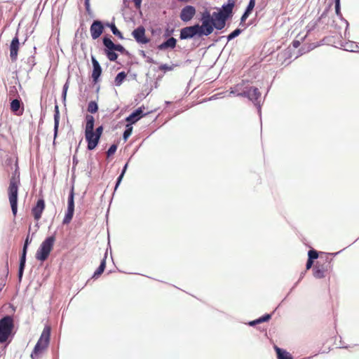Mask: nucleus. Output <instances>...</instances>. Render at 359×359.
Here are the masks:
<instances>
[{
  "instance_id": "nucleus-1",
  "label": "nucleus",
  "mask_w": 359,
  "mask_h": 359,
  "mask_svg": "<svg viewBox=\"0 0 359 359\" xmlns=\"http://www.w3.org/2000/svg\"><path fill=\"white\" fill-rule=\"evenodd\" d=\"M201 22V32L203 36L211 34L214 29L221 30L224 28L223 25L222 24L219 25V22L213 16V13L211 14L208 11H205L202 13Z\"/></svg>"
},
{
  "instance_id": "nucleus-2",
  "label": "nucleus",
  "mask_w": 359,
  "mask_h": 359,
  "mask_svg": "<svg viewBox=\"0 0 359 359\" xmlns=\"http://www.w3.org/2000/svg\"><path fill=\"white\" fill-rule=\"evenodd\" d=\"M102 43L104 47V52L110 61L114 62L117 60L118 54L116 51L126 55L129 53L121 44H115L108 36H105L102 38Z\"/></svg>"
},
{
  "instance_id": "nucleus-3",
  "label": "nucleus",
  "mask_w": 359,
  "mask_h": 359,
  "mask_svg": "<svg viewBox=\"0 0 359 359\" xmlns=\"http://www.w3.org/2000/svg\"><path fill=\"white\" fill-rule=\"evenodd\" d=\"M14 320L11 316H4L0 319V344L6 342L14 335Z\"/></svg>"
},
{
  "instance_id": "nucleus-4",
  "label": "nucleus",
  "mask_w": 359,
  "mask_h": 359,
  "mask_svg": "<svg viewBox=\"0 0 359 359\" xmlns=\"http://www.w3.org/2000/svg\"><path fill=\"white\" fill-rule=\"evenodd\" d=\"M50 327L49 326H45L31 353V358L32 359H39L40 354L48 348L50 343Z\"/></svg>"
},
{
  "instance_id": "nucleus-5",
  "label": "nucleus",
  "mask_w": 359,
  "mask_h": 359,
  "mask_svg": "<svg viewBox=\"0 0 359 359\" xmlns=\"http://www.w3.org/2000/svg\"><path fill=\"white\" fill-rule=\"evenodd\" d=\"M235 6V1L233 0H229L228 3L222 5V8L219 11L213 12V16L219 22V25H222L224 27L227 20L232 17L233 9Z\"/></svg>"
},
{
  "instance_id": "nucleus-6",
  "label": "nucleus",
  "mask_w": 359,
  "mask_h": 359,
  "mask_svg": "<svg viewBox=\"0 0 359 359\" xmlns=\"http://www.w3.org/2000/svg\"><path fill=\"white\" fill-rule=\"evenodd\" d=\"M55 241L54 236L47 237L40 245L36 252V259L41 262L46 260L53 248Z\"/></svg>"
},
{
  "instance_id": "nucleus-7",
  "label": "nucleus",
  "mask_w": 359,
  "mask_h": 359,
  "mask_svg": "<svg viewBox=\"0 0 359 359\" xmlns=\"http://www.w3.org/2000/svg\"><path fill=\"white\" fill-rule=\"evenodd\" d=\"M8 198L11 204L12 212L14 216L16 215L18 212V180L12 177L10 180L8 187Z\"/></svg>"
},
{
  "instance_id": "nucleus-8",
  "label": "nucleus",
  "mask_w": 359,
  "mask_h": 359,
  "mask_svg": "<svg viewBox=\"0 0 359 359\" xmlns=\"http://www.w3.org/2000/svg\"><path fill=\"white\" fill-rule=\"evenodd\" d=\"M340 252H337L334 253V255H336ZM330 254H325L326 257L321 263V260L323 257H321L320 260L317 262L316 265L313 269V276L316 278H323L325 276V272L327 271L329 267H330V263L331 262V259H329L328 255Z\"/></svg>"
},
{
  "instance_id": "nucleus-9",
  "label": "nucleus",
  "mask_w": 359,
  "mask_h": 359,
  "mask_svg": "<svg viewBox=\"0 0 359 359\" xmlns=\"http://www.w3.org/2000/svg\"><path fill=\"white\" fill-rule=\"evenodd\" d=\"M203 34L201 32V26L199 24H195L192 26L185 27L180 30V38L181 40L191 39L195 36L201 37Z\"/></svg>"
},
{
  "instance_id": "nucleus-10",
  "label": "nucleus",
  "mask_w": 359,
  "mask_h": 359,
  "mask_svg": "<svg viewBox=\"0 0 359 359\" xmlns=\"http://www.w3.org/2000/svg\"><path fill=\"white\" fill-rule=\"evenodd\" d=\"M31 242H32V238H30L29 236L28 235L25 240V243H24V245L22 247V253H21L20 258V264H19V268H18V277L19 282H21L22 276H23V273H24V270H25V264H26V257H27V250H28L29 245L31 243Z\"/></svg>"
},
{
  "instance_id": "nucleus-11",
  "label": "nucleus",
  "mask_w": 359,
  "mask_h": 359,
  "mask_svg": "<svg viewBox=\"0 0 359 359\" xmlns=\"http://www.w3.org/2000/svg\"><path fill=\"white\" fill-rule=\"evenodd\" d=\"M249 96L248 99L251 100L255 106L257 108L258 113L261 114V93L256 87L251 86L248 88Z\"/></svg>"
},
{
  "instance_id": "nucleus-12",
  "label": "nucleus",
  "mask_w": 359,
  "mask_h": 359,
  "mask_svg": "<svg viewBox=\"0 0 359 359\" xmlns=\"http://www.w3.org/2000/svg\"><path fill=\"white\" fill-rule=\"evenodd\" d=\"M85 138L87 142V149L90 151L96 148L100 140V137L95 134L94 130L85 132Z\"/></svg>"
},
{
  "instance_id": "nucleus-13",
  "label": "nucleus",
  "mask_w": 359,
  "mask_h": 359,
  "mask_svg": "<svg viewBox=\"0 0 359 359\" xmlns=\"http://www.w3.org/2000/svg\"><path fill=\"white\" fill-rule=\"evenodd\" d=\"M132 36L137 43L146 44L149 42V39L145 35V29L143 26H139L132 32Z\"/></svg>"
},
{
  "instance_id": "nucleus-14",
  "label": "nucleus",
  "mask_w": 359,
  "mask_h": 359,
  "mask_svg": "<svg viewBox=\"0 0 359 359\" xmlns=\"http://www.w3.org/2000/svg\"><path fill=\"white\" fill-rule=\"evenodd\" d=\"M104 27L101 20H95L91 24L90 32L91 34V37L93 39H97L99 38L102 34L103 33Z\"/></svg>"
},
{
  "instance_id": "nucleus-15",
  "label": "nucleus",
  "mask_w": 359,
  "mask_h": 359,
  "mask_svg": "<svg viewBox=\"0 0 359 359\" xmlns=\"http://www.w3.org/2000/svg\"><path fill=\"white\" fill-rule=\"evenodd\" d=\"M195 14V7L193 6L187 5L182 9L180 17L183 22H189L194 18Z\"/></svg>"
},
{
  "instance_id": "nucleus-16",
  "label": "nucleus",
  "mask_w": 359,
  "mask_h": 359,
  "mask_svg": "<svg viewBox=\"0 0 359 359\" xmlns=\"http://www.w3.org/2000/svg\"><path fill=\"white\" fill-rule=\"evenodd\" d=\"M91 62L93 65V72L91 77L93 79V82L96 83L102 74V70L99 62L93 55H91Z\"/></svg>"
},
{
  "instance_id": "nucleus-17",
  "label": "nucleus",
  "mask_w": 359,
  "mask_h": 359,
  "mask_svg": "<svg viewBox=\"0 0 359 359\" xmlns=\"http://www.w3.org/2000/svg\"><path fill=\"white\" fill-rule=\"evenodd\" d=\"M45 208V201L43 199H39L36 204L32 208V212L35 220L41 219L42 212Z\"/></svg>"
},
{
  "instance_id": "nucleus-18",
  "label": "nucleus",
  "mask_w": 359,
  "mask_h": 359,
  "mask_svg": "<svg viewBox=\"0 0 359 359\" xmlns=\"http://www.w3.org/2000/svg\"><path fill=\"white\" fill-rule=\"evenodd\" d=\"M20 46L18 36L16 35L11 41L10 44V57L13 62L16 61L18 53Z\"/></svg>"
},
{
  "instance_id": "nucleus-19",
  "label": "nucleus",
  "mask_w": 359,
  "mask_h": 359,
  "mask_svg": "<svg viewBox=\"0 0 359 359\" xmlns=\"http://www.w3.org/2000/svg\"><path fill=\"white\" fill-rule=\"evenodd\" d=\"M177 39L174 37H169L163 43L157 46L158 50H165L167 49H174L177 46Z\"/></svg>"
},
{
  "instance_id": "nucleus-20",
  "label": "nucleus",
  "mask_w": 359,
  "mask_h": 359,
  "mask_svg": "<svg viewBox=\"0 0 359 359\" xmlns=\"http://www.w3.org/2000/svg\"><path fill=\"white\" fill-rule=\"evenodd\" d=\"M59 123H60V111H59V107L57 104L55 105L54 109V141L53 143H55V140L56 139L57 134H58V128H59Z\"/></svg>"
},
{
  "instance_id": "nucleus-21",
  "label": "nucleus",
  "mask_w": 359,
  "mask_h": 359,
  "mask_svg": "<svg viewBox=\"0 0 359 359\" xmlns=\"http://www.w3.org/2000/svg\"><path fill=\"white\" fill-rule=\"evenodd\" d=\"M255 6V0H250L244 13L241 18V22H245L252 12Z\"/></svg>"
},
{
  "instance_id": "nucleus-22",
  "label": "nucleus",
  "mask_w": 359,
  "mask_h": 359,
  "mask_svg": "<svg viewBox=\"0 0 359 359\" xmlns=\"http://www.w3.org/2000/svg\"><path fill=\"white\" fill-rule=\"evenodd\" d=\"M278 359H293L292 355L285 349L274 346Z\"/></svg>"
},
{
  "instance_id": "nucleus-23",
  "label": "nucleus",
  "mask_w": 359,
  "mask_h": 359,
  "mask_svg": "<svg viewBox=\"0 0 359 359\" xmlns=\"http://www.w3.org/2000/svg\"><path fill=\"white\" fill-rule=\"evenodd\" d=\"M107 256V252H106L104 254V258L102 259L100 264L99 267L97 269V270L94 272V274L93 276V278H97L99 277L104 271L106 267V259Z\"/></svg>"
},
{
  "instance_id": "nucleus-24",
  "label": "nucleus",
  "mask_w": 359,
  "mask_h": 359,
  "mask_svg": "<svg viewBox=\"0 0 359 359\" xmlns=\"http://www.w3.org/2000/svg\"><path fill=\"white\" fill-rule=\"evenodd\" d=\"M86 128L85 132L94 130L95 118L92 115L87 114L85 116Z\"/></svg>"
},
{
  "instance_id": "nucleus-25",
  "label": "nucleus",
  "mask_w": 359,
  "mask_h": 359,
  "mask_svg": "<svg viewBox=\"0 0 359 359\" xmlns=\"http://www.w3.org/2000/svg\"><path fill=\"white\" fill-rule=\"evenodd\" d=\"M21 101L18 99H14L11 102V109L15 114L19 115L22 113V111H20L21 107Z\"/></svg>"
},
{
  "instance_id": "nucleus-26",
  "label": "nucleus",
  "mask_w": 359,
  "mask_h": 359,
  "mask_svg": "<svg viewBox=\"0 0 359 359\" xmlns=\"http://www.w3.org/2000/svg\"><path fill=\"white\" fill-rule=\"evenodd\" d=\"M67 210L74 211V187H72L67 200Z\"/></svg>"
},
{
  "instance_id": "nucleus-27",
  "label": "nucleus",
  "mask_w": 359,
  "mask_h": 359,
  "mask_svg": "<svg viewBox=\"0 0 359 359\" xmlns=\"http://www.w3.org/2000/svg\"><path fill=\"white\" fill-rule=\"evenodd\" d=\"M106 26L109 27L111 32L116 36H118L120 39H123V36L122 33L118 29V28L116 27L115 24L114 22H107L106 24Z\"/></svg>"
},
{
  "instance_id": "nucleus-28",
  "label": "nucleus",
  "mask_w": 359,
  "mask_h": 359,
  "mask_svg": "<svg viewBox=\"0 0 359 359\" xmlns=\"http://www.w3.org/2000/svg\"><path fill=\"white\" fill-rule=\"evenodd\" d=\"M125 72H121L117 74L115 77L114 83L116 86H120L126 78Z\"/></svg>"
},
{
  "instance_id": "nucleus-29",
  "label": "nucleus",
  "mask_w": 359,
  "mask_h": 359,
  "mask_svg": "<svg viewBox=\"0 0 359 359\" xmlns=\"http://www.w3.org/2000/svg\"><path fill=\"white\" fill-rule=\"evenodd\" d=\"M139 120H140V116L138 117L134 111H133L126 118L127 124H130L131 126L136 123Z\"/></svg>"
},
{
  "instance_id": "nucleus-30",
  "label": "nucleus",
  "mask_w": 359,
  "mask_h": 359,
  "mask_svg": "<svg viewBox=\"0 0 359 359\" xmlns=\"http://www.w3.org/2000/svg\"><path fill=\"white\" fill-rule=\"evenodd\" d=\"M133 133V126L130 124H126V129L123 133V139L124 141H127L128 137L131 135Z\"/></svg>"
},
{
  "instance_id": "nucleus-31",
  "label": "nucleus",
  "mask_w": 359,
  "mask_h": 359,
  "mask_svg": "<svg viewBox=\"0 0 359 359\" xmlns=\"http://www.w3.org/2000/svg\"><path fill=\"white\" fill-rule=\"evenodd\" d=\"M74 211L67 210L62 223L64 224H69L73 218Z\"/></svg>"
},
{
  "instance_id": "nucleus-32",
  "label": "nucleus",
  "mask_w": 359,
  "mask_h": 359,
  "mask_svg": "<svg viewBox=\"0 0 359 359\" xmlns=\"http://www.w3.org/2000/svg\"><path fill=\"white\" fill-rule=\"evenodd\" d=\"M98 110V105L95 101H90L88 105V111L91 114H95Z\"/></svg>"
},
{
  "instance_id": "nucleus-33",
  "label": "nucleus",
  "mask_w": 359,
  "mask_h": 359,
  "mask_svg": "<svg viewBox=\"0 0 359 359\" xmlns=\"http://www.w3.org/2000/svg\"><path fill=\"white\" fill-rule=\"evenodd\" d=\"M242 32V29L239 28H236L235 30H233L232 32H231L227 36V41H230L233 40L234 38L237 37L238 35L241 34Z\"/></svg>"
},
{
  "instance_id": "nucleus-34",
  "label": "nucleus",
  "mask_w": 359,
  "mask_h": 359,
  "mask_svg": "<svg viewBox=\"0 0 359 359\" xmlns=\"http://www.w3.org/2000/svg\"><path fill=\"white\" fill-rule=\"evenodd\" d=\"M144 107L142 106V107H140L139 108L136 109L133 111L135 112V114H137V116L138 117L140 116V119H141L142 117L145 116L147 114H149V112L144 113Z\"/></svg>"
},
{
  "instance_id": "nucleus-35",
  "label": "nucleus",
  "mask_w": 359,
  "mask_h": 359,
  "mask_svg": "<svg viewBox=\"0 0 359 359\" xmlns=\"http://www.w3.org/2000/svg\"><path fill=\"white\" fill-rule=\"evenodd\" d=\"M334 7H335V13L336 15L340 18H342V14L341 13V4L340 0H334Z\"/></svg>"
},
{
  "instance_id": "nucleus-36",
  "label": "nucleus",
  "mask_w": 359,
  "mask_h": 359,
  "mask_svg": "<svg viewBox=\"0 0 359 359\" xmlns=\"http://www.w3.org/2000/svg\"><path fill=\"white\" fill-rule=\"evenodd\" d=\"M308 259L313 261L318 257V252L316 250L311 249L308 252Z\"/></svg>"
},
{
  "instance_id": "nucleus-37",
  "label": "nucleus",
  "mask_w": 359,
  "mask_h": 359,
  "mask_svg": "<svg viewBox=\"0 0 359 359\" xmlns=\"http://www.w3.org/2000/svg\"><path fill=\"white\" fill-rule=\"evenodd\" d=\"M116 150H117V145L115 144H111L107 151V156L109 157L111 155L114 154L115 152L116 151Z\"/></svg>"
},
{
  "instance_id": "nucleus-38",
  "label": "nucleus",
  "mask_w": 359,
  "mask_h": 359,
  "mask_svg": "<svg viewBox=\"0 0 359 359\" xmlns=\"http://www.w3.org/2000/svg\"><path fill=\"white\" fill-rule=\"evenodd\" d=\"M174 68V65H168L167 64L161 65L158 67L159 70L163 72L172 71Z\"/></svg>"
},
{
  "instance_id": "nucleus-39",
  "label": "nucleus",
  "mask_w": 359,
  "mask_h": 359,
  "mask_svg": "<svg viewBox=\"0 0 359 359\" xmlns=\"http://www.w3.org/2000/svg\"><path fill=\"white\" fill-rule=\"evenodd\" d=\"M174 32V29L173 28H170L169 27H168L165 31H164V33L163 34V36L164 38H169L170 37V36L173 34Z\"/></svg>"
},
{
  "instance_id": "nucleus-40",
  "label": "nucleus",
  "mask_w": 359,
  "mask_h": 359,
  "mask_svg": "<svg viewBox=\"0 0 359 359\" xmlns=\"http://www.w3.org/2000/svg\"><path fill=\"white\" fill-rule=\"evenodd\" d=\"M271 318V314L266 313L258 318V321L262 323L269 321Z\"/></svg>"
},
{
  "instance_id": "nucleus-41",
  "label": "nucleus",
  "mask_w": 359,
  "mask_h": 359,
  "mask_svg": "<svg viewBox=\"0 0 359 359\" xmlns=\"http://www.w3.org/2000/svg\"><path fill=\"white\" fill-rule=\"evenodd\" d=\"M104 127L102 125L98 126L95 130H94V133L95 135L101 137L103 133Z\"/></svg>"
},
{
  "instance_id": "nucleus-42",
  "label": "nucleus",
  "mask_w": 359,
  "mask_h": 359,
  "mask_svg": "<svg viewBox=\"0 0 359 359\" xmlns=\"http://www.w3.org/2000/svg\"><path fill=\"white\" fill-rule=\"evenodd\" d=\"M249 95H249V92H248V88H246V90H244L242 92H239V93H236V96H238V97H243L248 98Z\"/></svg>"
},
{
  "instance_id": "nucleus-43",
  "label": "nucleus",
  "mask_w": 359,
  "mask_h": 359,
  "mask_svg": "<svg viewBox=\"0 0 359 359\" xmlns=\"http://www.w3.org/2000/svg\"><path fill=\"white\" fill-rule=\"evenodd\" d=\"M124 177V175L123 174H120V175L118 177L117 180H116V185H115V187H114V191H116L118 186L120 185L123 178Z\"/></svg>"
},
{
  "instance_id": "nucleus-44",
  "label": "nucleus",
  "mask_w": 359,
  "mask_h": 359,
  "mask_svg": "<svg viewBox=\"0 0 359 359\" xmlns=\"http://www.w3.org/2000/svg\"><path fill=\"white\" fill-rule=\"evenodd\" d=\"M313 264V261L308 259L306 264V270L310 269Z\"/></svg>"
},
{
  "instance_id": "nucleus-45",
  "label": "nucleus",
  "mask_w": 359,
  "mask_h": 359,
  "mask_svg": "<svg viewBox=\"0 0 359 359\" xmlns=\"http://www.w3.org/2000/svg\"><path fill=\"white\" fill-rule=\"evenodd\" d=\"M238 87H239V85H237L236 88H234L233 89H231L230 91V94L236 96V93H239Z\"/></svg>"
},
{
  "instance_id": "nucleus-46",
  "label": "nucleus",
  "mask_w": 359,
  "mask_h": 359,
  "mask_svg": "<svg viewBox=\"0 0 359 359\" xmlns=\"http://www.w3.org/2000/svg\"><path fill=\"white\" fill-rule=\"evenodd\" d=\"M259 323H260L258 321V318H257V319H256V320H254L250 321V322L248 323V325H249L250 326L253 327V326H255L256 325L259 324Z\"/></svg>"
},
{
  "instance_id": "nucleus-47",
  "label": "nucleus",
  "mask_w": 359,
  "mask_h": 359,
  "mask_svg": "<svg viewBox=\"0 0 359 359\" xmlns=\"http://www.w3.org/2000/svg\"><path fill=\"white\" fill-rule=\"evenodd\" d=\"M136 8H140L142 4V0H133Z\"/></svg>"
},
{
  "instance_id": "nucleus-48",
  "label": "nucleus",
  "mask_w": 359,
  "mask_h": 359,
  "mask_svg": "<svg viewBox=\"0 0 359 359\" xmlns=\"http://www.w3.org/2000/svg\"><path fill=\"white\" fill-rule=\"evenodd\" d=\"M292 46H293L294 48H297L300 46L299 41L294 40L292 41Z\"/></svg>"
},
{
  "instance_id": "nucleus-49",
  "label": "nucleus",
  "mask_w": 359,
  "mask_h": 359,
  "mask_svg": "<svg viewBox=\"0 0 359 359\" xmlns=\"http://www.w3.org/2000/svg\"><path fill=\"white\" fill-rule=\"evenodd\" d=\"M90 1L89 0H85V7H86V9L88 12L90 11Z\"/></svg>"
},
{
  "instance_id": "nucleus-50",
  "label": "nucleus",
  "mask_w": 359,
  "mask_h": 359,
  "mask_svg": "<svg viewBox=\"0 0 359 359\" xmlns=\"http://www.w3.org/2000/svg\"><path fill=\"white\" fill-rule=\"evenodd\" d=\"M28 62L31 64L32 66H34L35 65L34 62V57L31 56L28 58Z\"/></svg>"
},
{
  "instance_id": "nucleus-51",
  "label": "nucleus",
  "mask_w": 359,
  "mask_h": 359,
  "mask_svg": "<svg viewBox=\"0 0 359 359\" xmlns=\"http://www.w3.org/2000/svg\"><path fill=\"white\" fill-rule=\"evenodd\" d=\"M69 88V81L68 80L66 81V83L64 84L62 88V91H67Z\"/></svg>"
},
{
  "instance_id": "nucleus-52",
  "label": "nucleus",
  "mask_w": 359,
  "mask_h": 359,
  "mask_svg": "<svg viewBox=\"0 0 359 359\" xmlns=\"http://www.w3.org/2000/svg\"><path fill=\"white\" fill-rule=\"evenodd\" d=\"M128 163H126L124 165V166H123V169H122V171H121V174L125 175V173H126V170H127V168H128Z\"/></svg>"
},
{
  "instance_id": "nucleus-53",
  "label": "nucleus",
  "mask_w": 359,
  "mask_h": 359,
  "mask_svg": "<svg viewBox=\"0 0 359 359\" xmlns=\"http://www.w3.org/2000/svg\"><path fill=\"white\" fill-rule=\"evenodd\" d=\"M67 93V91H62V100L64 102H65V100H66Z\"/></svg>"
},
{
  "instance_id": "nucleus-54",
  "label": "nucleus",
  "mask_w": 359,
  "mask_h": 359,
  "mask_svg": "<svg viewBox=\"0 0 359 359\" xmlns=\"http://www.w3.org/2000/svg\"><path fill=\"white\" fill-rule=\"evenodd\" d=\"M147 61L149 63H154V60L151 57H147Z\"/></svg>"
},
{
  "instance_id": "nucleus-55",
  "label": "nucleus",
  "mask_w": 359,
  "mask_h": 359,
  "mask_svg": "<svg viewBox=\"0 0 359 359\" xmlns=\"http://www.w3.org/2000/svg\"><path fill=\"white\" fill-rule=\"evenodd\" d=\"M140 53L143 57H147L146 53L144 50H140Z\"/></svg>"
},
{
  "instance_id": "nucleus-56",
  "label": "nucleus",
  "mask_w": 359,
  "mask_h": 359,
  "mask_svg": "<svg viewBox=\"0 0 359 359\" xmlns=\"http://www.w3.org/2000/svg\"><path fill=\"white\" fill-rule=\"evenodd\" d=\"M217 95H215L212 96L211 97H210V100H215V99H217Z\"/></svg>"
},
{
  "instance_id": "nucleus-57",
  "label": "nucleus",
  "mask_w": 359,
  "mask_h": 359,
  "mask_svg": "<svg viewBox=\"0 0 359 359\" xmlns=\"http://www.w3.org/2000/svg\"><path fill=\"white\" fill-rule=\"evenodd\" d=\"M304 275V273H302V275H301V277H300L299 280L296 283V284H295V285H297V284L299 283V281L301 280V278H303Z\"/></svg>"
},
{
  "instance_id": "nucleus-58",
  "label": "nucleus",
  "mask_w": 359,
  "mask_h": 359,
  "mask_svg": "<svg viewBox=\"0 0 359 359\" xmlns=\"http://www.w3.org/2000/svg\"><path fill=\"white\" fill-rule=\"evenodd\" d=\"M341 347H342V348H347V346H344V345H342V344H341Z\"/></svg>"
},
{
  "instance_id": "nucleus-59",
  "label": "nucleus",
  "mask_w": 359,
  "mask_h": 359,
  "mask_svg": "<svg viewBox=\"0 0 359 359\" xmlns=\"http://www.w3.org/2000/svg\"><path fill=\"white\" fill-rule=\"evenodd\" d=\"M73 160L74 161V162H76V160H75L74 157L73 158Z\"/></svg>"
},
{
  "instance_id": "nucleus-60",
  "label": "nucleus",
  "mask_w": 359,
  "mask_h": 359,
  "mask_svg": "<svg viewBox=\"0 0 359 359\" xmlns=\"http://www.w3.org/2000/svg\"><path fill=\"white\" fill-rule=\"evenodd\" d=\"M73 160L74 161V162H76V160H75L74 157L73 158Z\"/></svg>"
},
{
  "instance_id": "nucleus-61",
  "label": "nucleus",
  "mask_w": 359,
  "mask_h": 359,
  "mask_svg": "<svg viewBox=\"0 0 359 359\" xmlns=\"http://www.w3.org/2000/svg\"><path fill=\"white\" fill-rule=\"evenodd\" d=\"M1 290V288H0V291Z\"/></svg>"
}]
</instances>
